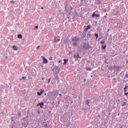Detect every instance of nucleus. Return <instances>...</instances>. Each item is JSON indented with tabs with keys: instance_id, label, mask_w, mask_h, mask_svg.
<instances>
[{
	"instance_id": "nucleus-1",
	"label": "nucleus",
	"mask_w": 128,
	"mask_h": 128,
	"mask_svg": "<svg viewBox=\"0 0 128 128\" xmlns=\"http://www.w3.org/2000/svg\"><path fill=\"white\" fill-rule=\"evenodd\" d=\"M83 48L85 49L91 48L92 46L88 44H84L83 46Z\"/></svg>"
},
{
	"instance_id": "nucleus-2",
	"label": "nucleus",
	"mask_w": 128,
	"mask_h": 128,
	"mask_svg": "<svg viewBox=\"0 0 128 128\" xmlns=\"http://www.w3.org/2000/svg\"><path fill=\"white\" fill-rule=\"evenodd\" d=\"M42 60H44L43 64H46L47 63H48V61L46 58H45L44 56H42Z\"/></svg>"
},
{
	"instance_id": "nucleus-3",
	"label": "nucleus",
	"mask_w": 128,
	"mask_h": 128,
	"mask_svg": "<svg viewBox=\"0 0 128 128\" xmlns=\"http://www.w3.org/2000/svg\"><path fill=\"white\" fill-rule=\"evenodd\" d=\"M40 91L41 92H37L38 95L39 96H40L42 94V93L44 92V90H40Z\"/></svg>"
},
{
	"instance_id": "nucleus-4",
	"label": "nucleus",
	"mask_w": 128,
	"mask_h": 128,
	"mask_svg": "<svg viewBox=\"0 0 128 128\" xmlns=\"http://www.w3.org/2000/svg\"><path fill=\"white\" fill-rule=\"evenodd\" d=\"M38 106H40L41 108H42L44 106V103L43 102H40L38 104Z\"/></svg>"
},
{
	"instance_id": "nucleus-5",
	"label": "nucleus",
	"mask_w": 128,
	"mask_h": 128,
	"mask_svg": "<svg viewBox=\"0 0 128 128\" xmlns=\"http://www.w3.org/2000/svg\"><path fill=\"white\" fill-rule=\"evenodd\" d=\"M79 57H80V56H79L78 52H77V53L76 54H74V58H78Z\"/></svg>"
},
{
	"instance_id": "nucleus-6",
	"label": "nucleus",
	"mask_w": 128,
	"mask_h": 128,
	"mask_svg": "<svg viewBox=\"0 0 128 128\" xmlns=\"http://www.w3.org/2000/svg\"><path fill=\"white\" fill-rule=\"evenodd\" d=\"M79 40V38L76 36V37H74L73 39H72V41L74 42H78Z\"/></svg>"
},
{
	"instance_id": "nucleus-7",
	"label": "nucleus",
	"mask_w": 128,
	"mask_h": 128,
	"mask_svg": "<svg viewBox=\"0 0 128 128\" xmlns=\"http://www.w3.org/2000/svg\"><path fill=\"white\" fill-rule=\"evenodd\" d=\"M128 86H125V87L124 88V92L125 93H126V92H128Z\"/></svg>"
},
{
	"instance_id": "nucleus-8",
	"label": "nucleus",
	"mask_w": 128,
	"mask_h": 128,
	"mask_svg": "<svg viewBox=\"0 0 128 128\" xmlns=\"http://www.w3.org/2000/svg\"><path fill=\"white\" fill-rule=\"evenodd\" d=\"M90 102L88 100H86V104L88 106H90Z\"/></svg>"
},
{
	"instance_id": "nucleus-9",
	"label": "nucleus",
	"mask_w": 128,
	"mask_h": 128,
	"mask_svg": "<svg viewBox=\"0 0 128 128\" xmlns=\"http://www.w3.org/2000/svg\"><path fill=\"white\" fill-rule=\"evenodd\" d=\"M68 59H67V60H66V59H64V63H63V64H66L67 62H68Z\"/></svg>"
},
{
	"instance_id": "nucleus-10",
	"label": "nucleus",
	"mask_w": 128,
	"mask_h": 128,
	"mask_svg": "<svg viewBox=\"0 0 128 128\" xmlns=\"http://www.w3.org/2000/svg\"><path fill=\"white\" fill-rule=\"evenodd\" d=\"M113 68H114V67L112 66H110L108 68V70H113Z\"/></svg>"
},
{
	"instance_id": "nucleus-11",
	"label": "nucleus",
	"mask_w": 128,
	"mask_h": 128,
	"mask_svg": "<svg viewBox=\"0 0 128 128\" xmlns=\"http://www.w3.org/2000/svg\"><path fill=\"white\" fill-rule=\"evenodd\" d=\"M13 48H14V50H18V48L15 45H14L13 46Z\"/></svg>"
},
{
	"instance_id": "nucleus-12",
	"label": "nucleus",
	"mask_w": 128,
	"mask_h": 128,
	"mask_svg": "<svg viewBox=\"0 0 128 128\" xmlns=\"http://www.w3.org/2000/svg\"><path fill=\"white\" fill-rule=\"evenodd\" d=\"M86 70H89L90 72L92 70V69L89 67H88L86 69Z\"/></svg>"
},
{
	"instance_id": "nucleus-13",
	"label": "nucleus",
	"mask_w": 128,
	"mask_h": 128,
	"mask_svg": "<svg viewBox=\"0 0 128 128\" xmlns=\"http://www.w3.org/2000/svg\"><path fill=\"white\" fill-rule=\"evenodd\" d=\"M18 38H22V36L21 34H18Z\"/></svg>"
},
{
	"instance_id": "nucleus-14",
	"label": "nucleus",
	"mask_w": 128,
	"mask_h": 128,
	"mask_svg": "<svg viewBox=\"0 0 128 128\" xmlns=\"http://www.w3.org/2000/svg\"><path fill=\"white\" fill-rule=\"evenodd\" d=\"M106 45H105V46L102 45V48L103 49H105L106 48Z\"/></svg>"
},
{
	"instance_id": "nucleus-15",
	"label": "nucleus",
	"mask_w": 128,
	"mask_h": 128,
	"mask_svg": "<svg viewBox=\"0 0 128 128\" xmlns=\"http://www.w3.org/2000/svg\"><path fill=\"white\" fill-rule=\"evenodd\" d=\"M90 28H91V26H88L86 27V28L88 30H90Z\"/></svg>"
},
{
	"instance_id": "nucleus-16",
	"label": "nucleus",
	"mask_w": 128,
	"mask_h": 128,
	"mask_svg": "<svg viewBox=\"0 0 128 128\" xmlns=\"http://www.w3.org/2000/svg\"><path fill=\"white\" fill-rule=\"evenodd\" d=\"M126 102H124L123 103V104L122 105V106H126Z\"/></svg>"
},
{
	"instance_id": "nucleus-17",
	"label": "nucleus",
	"mask_w": 128,
	"mask_h": 128,
	"mask_svg": "<svg viewBox=\"0 0 128 128\" xmlns=\"http://www.w3.org/2000/svg\"><path fill=\"white\" fill-rule=\"evenodd\" d=\"M94 36H95L96 37V39H98V34H96Z\"/></svg>"
},
{
	"instance_id": "nucleus-18",
	"label": "nucleus",
	"mask_w": 128,
	"mask_h": 128,
	"mask_svg": "<svg viewBox=\"0 0 128 128\" xmlns=\"http://www.w3.org/2000/svg\"><path fill=\"white\" fill-rule=\"evenodd\" d=\"M96 16V14L94 12V14L92 15V17H94Z\"/></svg>"
},
{
	"instance_id": "nucleus-19",
	"label": "nucleus",
	"mask_w": 128,
	"mask_h": 128,
	"mask_svg": "<svg viewBox=\"0 0 128 128\" xmlns=\"http://www.w3.org/2000/svg\"><path fill=\"white\" fill-rule=\"evenodd\" d=\"M25 80V77L22 76V78L20 80Z\"/></svg>"
},
{
	"instance_id": "nucleus-20",
	"label": "nucleus",
	"mask_w": 128,
	"mask_h": 128,
	"mask_svg": "<svg viewBox=\"0 0 128 128\" xmlns=\"http://www.w3.org/2000/svg\"><path fill=\"white\" fill-rule=\"evenodd\" d=\"M44 127H48V124H44Z\"/></svg>"
},
{
	"instance_id": "nucleus-21",
	"label": "nucleus",
	"mask_w": 128,
	"mask_h": 128,
	"mask_svg": "<svg viewBox=\"0 0 128 128\" xmlns=\"http://www.w3.org/2000/svg\"><path fill=\"white\" fill-rule=\"evenodd\" d=\"M128 95V92L124 93V96H127Z\"/></svg>"
},
{
	"instance_id": "nucleus-22",
	"label": "nucleus",
	"mask_w": 128,
	"mask_h": 128,
	"mask_svg": "<svg viewBox=\"0 0 128 128\" xmlns=\"http://www.w3.org/2000/svg\"><path fill=\"white\" fill-rule=\"evenodd\" d=\"M105 42V41H102L100 42L101 44H104Z\"/></svg>"
},
{
	"instance_id": "nucleus-23",
	"label": "nucleus",
	"mask_w": 128,
	"mask_h": 128,
	"mask_svg": "<svg viewBox=\"0 0 128 128\" xmlns=\"http://www.w3.org/2000/svg\"><path fill=\"white\" fill-rule=\"evenodd\" d=\"M74 46H77V44L76 42H74L73 44Z\"/></svg>"
},
{
	"instance_id": "nucleus-24",
	"label": "nucleus",
	"mask_w": 128,
	"mask_h": 128,
	"mask_svg": "<svg viewBox=\"0 0 128 128\" xmlns=\"http://www.w3.org/2000/svg\"><path fill=\"white\" fill-rule=\"evenodd\" d=\"M10 3L12 4H14L15 3V2H14V1H12L10 2Z\"/></svg>"
},
{
	"instance_id": "nucleus-25",
	"label": "nucleus",
	"mask_w": 128,
	"mask_h": 128,
	"mask_svg": "<svg viewBox=\"0 0 128 128\" xmlns=\"http://www.w3.org/2000/svg\"><path fill=\"white\" fill-rule=\"evenodd\" d=\"M49 60H52V57L50 56L49 58Z\"/></svg>"
},
{
	"instance_id": "nucleus-26",
	"label": "nucleus",
	"mask_w": 128,
	"mask_h": 128,
	"mask_svg": "<svg viewBox=\"0 0 128 128\" xmlns=\"http://www.w3.org/2000/svg\"><path fill=\"white\" fill-rule=\"evenodd\" d=\"M96 18H98L100 16V15L99 14L96 15Z\"/></svg>"
},
{
	"instance_id": "nucleus-27",
	"label": "nucleus",
	"mask_w": 128,
	"mask_h": 128,
	"mask_svg": "<svg viewBox=\"0 0 128 128\" xmlns=\"http://www.w3.org/2000/svg\"><path fill=\"white\" fill-rule=\"evenodd\" d=\"M84 31H88V30L86 28L84 29Z\"/></svg>"
},
{
	"instance_id": "nucleus-28",
	"label": "nucleus",
	"mask_w": 128,
	"mask_h": 128,
	"mask_svg": "<svg viewBox=\"0 0 128 128\" xmlns=\"http://www.w3.org/2000/svg\"><path fill=\"white\" fill-rule=\"evenodd\" d=\"M60 39L59 38H58L57 40H56V42H58V41H60Z\"/></svg>"
},
{
	"instance_id": "nucleus-29",
	"label": "nucleus",
	"mask_w": 128,
	"mask_h": 128,
	"mask_svg": "<svg viewBox=\"0 0 128 128\" xmlns=\"http://www.w3.org/2000/svg\"><path fill=\"white\" fill-rule=\"evenodd\" d=\"M20 115H21V114H20V113H18V116H20Z\"/></svg>"
},
{
	"instance_id": "nucleus-30",
	"label": "nucleus",
	"mask_w": 128,
	"mask_h": 128,
	"mask_svg": "<svg viewBox=\"0 0 128 128\" xmlns=\"http://www.w3.org/2000/svg\"><path fill=\"white\" fill-rule=\"evenodd\" d=\"M120 102V100H118L116 101V102Z\"/></svg>"
},
{
	"instance_id": "nucleus-31",
	"label": "nucleus",
	"mask_w": 128,
	"mask_h": 128,
	"mask_svg": "<svg viewBox=\"0 0 128 128\" xmlns=\"http://www.w3.org/2000/svg\"><path fill=\"white\" fill-rule=\"evenodd\" d=\"M62 62V61L60 60L58 62H59V63H60Z\"/></svg>"
},
{
	"instance_id": "nucleus-32",
	"label": "nucleus",
	"mask_w": 128,
	"mask_h": 128,
	"mask_svg": "<svg viewBox=\"0 0 128 128\" xmlns=\"http://www.w3.org/2000/svg\"><path fill=\"white\" fill-rule=\"evenodd\" d=\"M38 26H36L35 28H38Z\"/></svg>"
},
{
	"instance_id": "nucleus-33",
	"label": "nucleus",
	"mask_w": 128,
	"mask_h": 128,
	"mask_svg": "<svg viewBox=\"0 0 128 128\" xmlns=\"http://www.w3.org/2000/svg\"><path fill=\"white\" fill-rule=\"evenodd\" d=\"M90 61H89V60L87 61V63H90Z\"/></svg>"
},
{
	"instance_id": "nucleus-34",
	"label": "nucleus",
	"mask_w": 128,
	"mask_h": 128,
	"mask_svg": "<svg viewBox=\"0 0 128 128\" xmlns=\"http://www.w3.org/2000/svg\"><path fill=\"white\" fill-rule=\"evenodd\" d=\"M11 120H12V122H14V120H13V118H11Z\"/></svg>"
},
{
	"instance_id": "nucleus-35",
	"label": "nucleus",
	"mask_w": 128,
	"mask_h": 128,
	"mask_svg": "<svg viewBox=\"0 0 128 128\" xmlns=\"http://www.w3.org/2000/svg\"><path fill=\"white\" fill-rule=\"evenodd\" d=\"M70 10H73V8L72 7L70 8Z\"/></svg>"
},
{
	"instance_id": "nucleus-36",
	"label": "nucleus",
	"mask_w": 128,
	"mask_h": 128,
	"mask_svg": "<svg viewBox=\"0 0 128 128\" xmlns=\"http://www.w3.org/2000/svg\"><path fill=\"white\" fill-rule=\"evenodd\" d=\"M116 68V66H114L113 67L114 68Z\"/></svg>"
},
{
	"instance_id": "nucleus-37",
	"label": "nucleus",
	"mask_w": 128,
	"mask_h": 128,
	"mask_svg": "<svg viewBox=\"0 0 128 128\" xmlns=\"http://www.w3.org/2000/svg\"><path fill=\"white\" fill-rule=\"evenodd\" d=\"M42 9L44 10V7H42Z\"/></svg>"
},
{
	"instance_id": "nucleus-38",
	"label": "nucleus",
	"mask_w": 128,
	"mask_h": 128,
	"mask_svg": "<svg viewBox=\"0 0 128 128\" xmlns=\"http://www.w3.org/2000/svg\"><path fill=\"white\" fill-rule=\"evenodd\" d=\"M50 82V80H48V82Z\"/></svg>"
},
{
	"instance_id": "nucleus-39",
	"label": "nucleus",
	"mask_w": 128,
	"mask_h": 128,
	"mask_svg": "<svg viewBox=\"0 0 128 128\" xmlns=\"http://www.w3.org/2000/svg\"><path fill=\"white\" fill-rule=\"evenodd\" d=\"M59 96H62V94H59Z\"/></svg>"
},
{
	"instance_id": "nucleus-40",
	"label": "nucleus",
	"mask_w": 128,
	"mask_h": 128,
	"mask_svg": "<svg viewBox=\"0 0 128 128\" xmlns=\"http://www.w3.org/2000/svg\"><path fill=\"white\" fill-rule=\"evenodd\" d=\"M40 47V46H38V48H39Z\"/></svg>"
},
{
	"instance_id": "nucleus-41",
	"label": "nucleus",
	"mask_w": 128,
	"mask_h": 128,
	"mask_svg": "<svg viewBox=\"0 0 128 128\" xmlns=\"http://www.w3.org/2000/svg\"><path fill=\"white\" fill-rule=\"evenodd\" d=\"M114 80H116V78H114Z\"/></svg>"
},
{
	"instance_id": "nucleus-42",
	"label": "nucleus",
	"mask_w": 128,
	"mask_h": 128,
	"mask_svg": "<svg viewBox=\"0 0 128 128\" xmlns=\"http://www.w3.org/2000/svg\"><path fill=\"white\" fill-rule=\"evenodd\" d=\"M46 94H45V96H46Z\"/></svg>"
},
{
	"instance_id": "nucleus-43",
	"label": "nucleus",
	"mask_w": 128,
	"mask_h": 128,
	"mask_svg": "<svg viewBox=\"0 0 128 128\" xmlns=\"http://www.w3.org/2000/svg\"><path fill=\"white\" fill-rule=\"evenodd\" d=\"M27 126V125H26V126H25V127H26Z\"/></svg>"
},
{
	"instance_id": "nucleus-44",
	"label": "nucleus",
	"mask_w": 128,
	"mask_h": 128,
	"mask_svg": "<svg viewBox=\"0 0 128 128\" xmlns=\"http://www.w3.org/2000/svg\"><path fill=\"white\" fill-rule=\"evenodd\" d=\"M27 126V125H26V126H25V127H26Z\"/></svg>"
},
{
	"instance_id": "nucleus-45",
	"label": "nucleus",
	"mask_w": 128,
	"mask_h": 128,
	"mask_svg": "<svg viewBox=\"0 0 128 128\" xmlns=\"http://www.w3.org/2000/svg\"><path fill=\"white\" fill-rule=\"evenodd\" d=\"M27 126V125H26V126H25V127H26Z\"/></svg>"
},
{
	"instance_id": "nucleus-46",
	"label": "nucleus",
	"mask_w": 128,
	"mask_h": 128,
	"mask_svg": "<svg viewBox=\"0 0 128 128\" xmlns=\"http://www.w3.org/2000/svg\"><path fill=\"white\" fill-rule=\"evenodd\" d=\"M55 38V40H56V38Z\"/></svg>"
},
{
	"instance_id": "nucleus-47",
	"label": "nucleus",
	"mask_w": 128,
	"mask_h": 128,
	"mask_svg": "<svg viewBox=\"0 0 128 128\" xmlns=\"http://www.w3.org/2000/svg\"><path fill=\"white\" fill-rule=\"evenodd\" d=\"M101 39H102L101 38H100V40H101Z\"/></svg>"
},
{
	"instance_id": "nucleus-48",
	"label": "nucleus",
	"mask_w": 128,
	"mask_h": 128,
	"mask_svg": "<svg viewBox=\"0 0 128 128\" xmlns=\"http://www.w3.org/2000/svg\"><path fill=\"white\" fill-rule=\"evenodd\" d=\"M42 80H44V78H42Z\"/></svg>"
}]
</instances>
